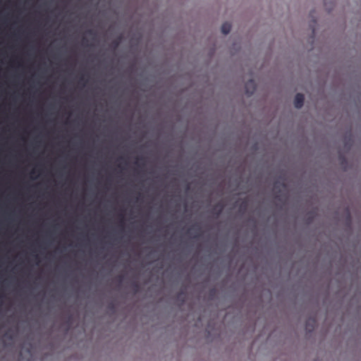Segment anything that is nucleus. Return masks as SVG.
Instances as JSON below:
<instances>
[{
  "mask_svg": "<svg viewBox=\"0 0 361 361\" xmlns=\"http://www.w3.org/2000/svg\"><path fill=\"white\" fill-rule=\"evenodd\" d=\"M304 97L302 94H297L295 97L294 105L297 109L302 107L303 104Z\"/></svg>",
  "mask_w": 361,
  "mask_h": 361,
  "instance_id": "1",
  "label": "nucleus"
},
{
  "mask_svg": "<svg viewBox=\"0 0 361 361\" xmlns=\"http://www.w3.org/2000/svg\"><path fill=\"white\" fill-rule=\"evenodd\" d=\"M231 25L228 23H225L221 26V32L224 35H226V34L229 33V32L231 31Z\"/></svg>",
  "mask_w": 361,
  "mask_h": 361,
  "instance_id": "3",
  "label": "nucleus"
},
{
  "mask_svg": "<svg viewBox=\"0 0 361 361\" xmlns=\"http://www.w3.org/2000/svg\"><path fill=\"white\" fill-rule=\"evenodd\" d=\"M255 89V82L252 80H249L245 85V90L247 94H252Z\"/></svg>",
  "mask_w": 361,
  "mask_h": 361,
  "instance_id": "2",
  "label": "nucleus"
}]
</instances>
